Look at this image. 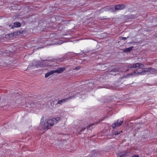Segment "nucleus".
Returning a JSON list of instances; mask_svg holds the SVG:
<instances>
[{
  "instance_id": "obj_2",
  "label": "nucleus",
  "mask_w": 157,
  "mask_h": 157,
  "mask_svg": "<svg viewBox=\"0 0 157 157\" xmlns=\"http://www.w3.org/2000/svg\"><path fill=\"white\" fill-rule=\"evenodd\" d=\"M141 66H143L142 64H140V63H137L133 64L130 65L128 66V67L130 69L135 71L138 69Z\"/></svg>"
},
{
  "instance_id": "obj_16",
  "label": "nucleus",
  "mask_w": 157,
  "mask_h": 157,
  "mask_svg": "<svg viewBox=\"0 0 157 157\" xmlns=\"http://www.w3.org/2000/svg\"><path fill=\"white\" fill-rule=\"evenodd\" d=\"M119 70L118 68H114L112 69L111 71H109L110 72H119Z\"/></svg>"
},
{
  "instance_id": "obj_19",
  "label": "nucleus",
  "mask_w": 157,
  "mask_h": 157,
  "mask_svg": "<svg viewBox=\"0 0 157 157\" xmlns=\"http://www.w3.org/2000/svg\"><path fill=\"white\" fill-rule=\"evenodd\" d=\"M129 37V36H128L127 38ZM120 40H125L127 39V38L126 37H120Z\"/></svg>"
},
{
  "instance_id": "obj_20",
  "label": "nucleus",
  "mask_w": 157,
  "mask_h": 157,
  "mask_svg": "<svg viewBox=\"0 0 157 157\" xmlns=\"http://www.w3.org/2000/svg\"><path fill=\"white\" fill-rule=\"evenodd\" d=\"M80 68H81V67H80L78 66V67H76L75 68H73V70H78L80 69Z\"/></svg>"
},
{
  "instance_id": "obj_23",
  "label": "nucleus",
  "mask_w": 157,
  "mask_h": 157,
  "mask_svg": "<svg viewBox=\"0 0 157 157\" xmlns=\"http://www.w3.org/2000/svg\"><path fill=\"white\" fill-rule=\"evenodd\" d=\"M117 157H123V156H122L121 154V155H117Z\"/></svg>"
},
{
  "instance_id": "obj_24",
  "label": "nucleus",
  "mask_w": 157,
  "mask_h": 157,
  "mask_svg": "<svg viewBox=\"0 0 157 157\" xmlns=\"http://www.w3.org/2000/svg\"><path fill=\"white\" fill-rule=\"evenodd\" d=\"M9 35H10V36H13V34H9Z\"/></svg>"
},
{
  "instance_id": "obj_21",
  "label": "nucleus",
  "mask_w": 157,
  "mask_h": 157,
  "mask_svg": "<svg viewBox=\"0 0 157 157\" xmlns=\"http://www.w3.org/2000/svg\"><path fill=\"white\" fill-rule=\"evenodd\" d=\"M53 119H55L56 120V123H57V121L59 120V117H56V118H53Z\"/></svg>"
},
{
  "instance_id": "obj_28",
  "label": "nucleus",
  "mask_w": 157,
  "mask_h": 157,
  "mask_svg": "<svg viewBox=\"0 0 157 157\" xmlns=\"http://www.w3.org/2000/svg\"><path fill=\"white\" fill-rule=\"evenodd\" d=\"M129 70V69H128V70H126V71H128V70Z\"/></svg>"
},
{
  "instance_id": "obj_26",
  "label": "nucleus",
  "mask_w": 157,
  "mask_h": 157,
  "mask_svg": "<svg viewBox=\"0 0 157 157\" xmlns=\"http://www.w3.org/2000/svg\"><path fill=\"white\" fill-rule=\"evenodd\" d=\"M44 61H47V60H44Z\"/></svg>"
},
{
  "instance_id": "obj_14",
  "label": "nucleus",
  "mask_w": 157,
  "mask_h": 157,
  "mask_svg": "<svg viewBox=\"0 0 157 157\" xmlns=\"http://www.w3.org/2000/svg\"><path fill=\"white\" fill-rule=\"evenodd\" d=\"M14 26L15 27H19L21 26V24L19 22H15L14 23Z\"/></svg>"
},
{
  "instance_id": "obj_27",
  "label": "nucleus",
  "mask_w": 157,
  "mask_h": 157,
  "mask_svg": "<svg viewBox=\"0 0 157 157\" xmlns=\"http://www.w3.org/2000/svg\"><path fill=\"white\" fill-rule=\"evenodd\" d=\"M103 119H102V120H101V121H102Z\"/></svg>"
},
{
  "instance_id": "obj_3",
  "label": "nucleus",
  "mask_w": 157,
  "mask_h": 157,
  "mask_svg": "<svg viewBox=\"0 0 157 157\" xmlns=\"http://www.w3.org/2000/svg\"><path fill=\"white\" fill-rule=\"evenodd\" d=\"M123 121V119L122 120H118L117 121L112 124V126L113 128H115L116 127H119L122 125Z\"/></svg>"
},
{
  "instance_id": "obj_8",
  "label": "nucleus",
  "mask_w": 157,
  "mask_h": 157,
  "mask_svg": "<svg viewBox=\"0 0 157 157\" xmlns=\"http://www.w3.org/2000/svg\"><path fill=\"white\" fill-rule=\"evenodd\" d=\"M57 100L55 99L51 102V105L53 108H55L56 107V105H57Z\"/></svg>"
},
{
  "instance_id": "obj_18",
  "label": "nucleus",
  "mask_w": 157,
  "mask_h": 157,
  "mask_svg": "<svg viewBox=\"0 0 157 157\" xmlns=\"http://www.w3.org/2000/svg\"><path fill=\"white\" fill-rule=\"evenodd\" d=\"M148 70H149V71H152V72H154V71H156L155 69H153V68H148Z\"/></svg>"
},
{
  "instance_id": "obj_12",
  "label": "nucleus",
  "mask_w": 157,
  "mask_h": 157,
  "mask_svg": "<svg viewBox=\"0 0 157 157\" xmlns=\"http://www.w3.org/2000/svg\"><path fill=\"white\" fill-rule=\"evenodd\" d=\"M121 132H122V131H113L112 132V134L113 135H118L120 134Z\"/></svg>"
},
{
  "instance_id": "obj_9",
  "label": "nucleus",
  "mask_w": 157,
  "mask_h": 157,
  "mask_svg": "<svg viewBox=\"0 0 157 157\" xmlns=\"http://www.w3.org/2000/svg\"><path fill=\"white\" fill-rule=\"evenodd\" d=\"M133 47H134L133 46H132L128 48H125V49L124 50L123 52H129L132 50Z\"/></svg>"
},
{
  "instance_id": "obj_6",
  "label": "nucleus",
  "mask_w": 157,
  "mask_h": 157,
  "mask_svg": "<svg viewBox=\"0 0 157 157\" xmlns=\"http://www.w3.org/2000/svg\"><path fill=\"white\" fill-rule=\"evenodd\" d=\"M65 69V67L59 68L57 70H54V73H62Z\"/></svg>"
},
{
  "instance_id": "obj_10",
  "label": "nucleus",
  "mask_w": 157,
  "mask_h": 157,
  "mask_svg": "<svg viewBox=\"0 0 157 157\" xmlns=\"http://www.w3.org/2000/svg\"><path fill=\"white\" fill-rule=\"evenodd\" d=\"M54 73V70L51 71H50L48 72V73H46L45 75V77L46 78H47L49 77L50 75L53 74Z\"/></svg>"
},
{
  "instance_id": "obj_25",
  "label": "nucleus",
  "mask_w": 157,
  "mask_h": 157,
  "mask_svg": "<svg viewBox=\"0 0 157 157\" xmlns=\"http://www.w3.org/2000/svg\"><path fill=\"white\" fill-rule=\"evenodd\" d=\"M99 122H100V121H98V122H96V124H98V123H99Z\"/></svg>"
},
{
  "instance_id": "obj_1",
  "label": "nucleus",
  "mask_w": 157,
  "mask_h": 157,
  "mask_svg": "<svg viewBox=\"0 0 157 157\" xmlns=\"http://www.w3.org/2000/svg\"><path fill=\"white\" fill-rule=\"evenodd\" d=\"M47 120V119H44V117L42 118L40 124L38 127L39 129L47 130L50 128L54 124H56V121L55 119Z\"/></svg>"
},
{
  "instance_id": "obj_7",
  "label": "nucleus",
  "mask_w": 157,
  "mask_h": 157,
  "mask_svg": "<svg viewBox=\"0 0 157 157\" xmlns=\"http://www.w3.org/2000/svg\"><path fill=\"white\" fill-rule=\"evenodd\" d=\"M72 98V96H70L68 98H66L65 99H63L60 100H59L57 102V105L58 104H59L60 105H61L62 103L65 102L66 101L68 100V99L71 98Z\"/></svg>"
},
{
  "instance_id": "obj_4",
  "label": "nucleus",
  "mask_w": 157,
  "mask_h": 157,
  "mask_svg": "<svg viewBox=\"0 0 157 157\" xmlns=\"http://www.w3.org/2000/svg\"><path fill=\"white\" fill-rule=\"evenodd\" d=\"M143 66H141L136 71H134V73L136 74H141L142 75L144 74V72H146L147 71L144 70L142 69V67Z\"/></svg>"
},
{
  "instance_id": "obj_13",
  "label": "nucleus",
  "mask_w": 157,
  "mask_h": 157,
  "mask_svg": "<svg viewBox=\"0 0 157 157\" xmlns=\"http://www.w3.org/2000/svg\"><path fill=\"white\" fill-rule=\"evenodd\" d=\"M94 124H95L94 123H93V124H90L89 125L87 126V127H86L82 128V129H81L80 130V132H81L82 131H84V130H85L86 129V128H87V129L89 128L90 126L94 125Z\"/></svg>"
},
{
  "instance_id": "obj_11",
  "label": "nucleus",
  "mask_w": 157,
  "mask_h": 157,
  "mask_svg": "<svg viewBox=\"0 0 157 157\" xmlns=\"http://www.w3.org/2000/svg\"><path fill=\"white\" fill-rule=\"evenodd\" d=\"M48 65L47 63H44L43 62H41L39 64V66L41 67H47Z\"/></svg>"
},
{
  "instance_id": "obj_17",
  "label": "nucleus",
  "mask_w": 157,
  "mask_h": 157,
  "mask_svg": "<svg viewBox=\"0 0 157 157\" xmlns=\"http://www.w3.org/2000/svg\"><path fill=\"white\" fill-rule=\"evenodd\" d=\"M62 43V42L60 41L58 42H56V43H55L54 44H50L49 45H54V44H60Z\"/></svg>"
},
{
  "instance_id": "obj_22",
  "label": "nucleus",
  "mask_w": 157,
  "mask_h": 157,
  "mask_svg": "<svg viewBox=\"0 0 157 157\" xmlns=\"http://www.w3.org/2000/svg\"><path fill=\"white\" fill-rule=\"evenodd\" d=\"M132 157H139V156L135 154L133 155Z\"/></svg>"
},
{
  "instance_id": "obj_15",
  "label": "nucleus",
  "mask_w": 157,
  "mask_h": 157,
  "mask_svg": "<svg viewBox=\"0 0 157 157\" xmlns=\"http://www.w3.org/2000/svg\"><path fill=\"white\" fill-rule=\"evenodd\" d=\"M121 155L123 156V157H126L128 155V152L125 151L124 153H123V152H120Z\"/></svg>"
},
{
  "instance_id": "obj_5",
  "label": "nucleus",
  "mask_w": 157,
  "mask_h": 157,
  "mask_svg": "<svg viewBox=\"0 0 157 157\" xmlns=\"http://www.w3.org/2000/svg\"><path fill=\"white\" fill-rule=\"evenodd\" d=\"M125 6L123 5H119L115 6V9L116 10H120L125 8Z\"/></svg>"
}]
</instances>
